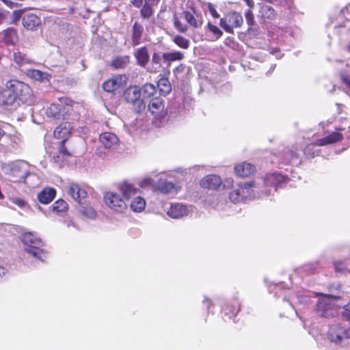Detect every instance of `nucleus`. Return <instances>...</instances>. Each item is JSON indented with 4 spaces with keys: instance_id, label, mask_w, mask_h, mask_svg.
Instances as JSON below:
<instances>
[{
    "instance_id": "1",
    "label": "nucleus",
    "mask_w": 350,
    "mask_h": 350,
    "mask_svg": "<svg viewBox=\"0 0 350 350\" xmlns=\"http://www.w3.org/2000/svg\"><path fill=\"white\" fill-rule=\"evenodd\" d=\"M31 96V90L26 83L11 80L0 91V106H12L19 100L25 103Z\"/></svg>"
},
{
    "instance_id": "2",
    "label": "nucleus",
    "mask_w": 350,
    "mask_h": 350,
    "mask_svg": "<svg viewBox=\"0 0 350 350\" xmlns=\"http://www.w3.org/2000/svg\"><path fill=\"white\" fill-rule=\"evenodd\" d=\"M343 304V296L341 295L323 294L319 298L314 310L321 317H334Z\"/></svg>"
},
{
    "instance_id": "3",
    "label": "nucleus",
    "mask_w": 350,
    "mask_h": 350,
    "mask_svg": "<svg viewBox=\"0 0 350 350\" xmlns=\"http://www.w3.org/2000/svg\"><path fill=\"white\" fill-rule=\"evenodd\" d=\"M1 170L14 183L25 181L29 175L27 164L23 161L3 163Z\"/></svg>"
},
{
    "instance_id": "4",
    "label": "nucleus",
    "mask_w": 350,
    "mask_h": 350,
    "mask_svg": "<svg viewBox=\"0 0 350 350\" xmlns=\"http://www.w3.org/2000/svg\"><path fill=\"white\" fill-rule=\"evenodd\" d=\"M350 323L347 321H335L329 328L327 338L335 344H342L350 338Z\"/></svg>"
},
{
    "instance_id": "5",
    "label": "nucleus",
    "mask_w": 350,
    "mask_h": 350,
    "mask_svg": "<svg viewBox=\"0 0 350 350\" xmlns=\"http://www.w3.org/2000/svg\"><path fill=\"white\" fill-rule=\"evenodd\" d=\"M140 89L137 86L128 88L124 92V97L127 103L133 104L134 110L141 113L146 108V102L140 98Z\"/></svg>"
},
{
    "instance_id": "6",
    "label": "nucleus",
    "mask_w": 350,
    "mask_h": 350,
    "mask_svg": "<svg viewBox=\"0 0 350 350\" xmlns=\"http://www.w3.org/2000/svg\"><path fill=\"white\" fill-rule=\"evenodd\" d=\"M243 23L241 14L237 12H230L220 19V26L229 33H234V28L241 27Z\"/></svg>"
},
{
    "instance_id": "7",
    "label": "nucleus",
    "mask_w": 350,
    "mask_h": 350,
    "mask_svg": "<svg viewBox=\"0 0 350 350\" xmlns=\"http://www.w3.org/2000/svg\"><path fill=\"white\" fill-rule=\"evenodd\" d=\"M104 200L106 205L117 213L123 212L127 207L124 199L115 192L105 193Z\"/></svg>"
},
{
    "instance_id": "8",
    "label": "nucleus",
    "mask_w": 350,
    "mask_h": 350,
    "mask_svg": "<svg viewBox=\"0 0 350 350\" xmlns=\"http://www.w3.org/2000/svg\"><path fill=\"white\" fill-rule=\"evenodd\" d=\"M166 213L168 216L173 219H179L187 216L189 209L187 206L180 203L171 204L170 207L166 208Z\"/></svg>"
},
{
    "instance_id": "9",
    "label": "nucleus",
    "mask_w": 350,
    "mask_h": 350,
    "mask_svg": "<svg viewBox=\"0 0 350 350\" xmlns=\"http://www.w3.org/2000/svg\"><path fill=\"white\" fill-rule=\"evenodd\" d=\"M125 82V77L115 75L103 83V88L107 92H113L123 86Z\"/></svg>"
},
{
    "instance_id": "10",
    "label": "nucleus",
    "mask_w": 350,
    "mask_h": 350,
    "mask_svg": "<svg viewBox=\"0 0 350 350\" xmlns=\"http://www.w3.org/2000/svg\"><path fill=\"white\" fill-rule=\"evenodd\" d=\"M287 178L280 173H273L267 174L264 182L267 187H273L274 191H276L278 187H282V185L287 180Z\"/></svg>"
},
{
    "instance_id": "11",
    "label": "nucleus",
    "mask_w": 350,
    "mask_h": 350,
    "mask_svg": "<svg viewBox=\"0 0 350 350\" xmlns=\"http://www.w3.org/2000/svg\"><path fill=\"white\" fill-rule=\"evenodd\" d=\"M35 243L36 242H23V249L29 254L44 262L47 254L42 249L36 246Z\"/></svg>"
},
{
    "instance_id": "12",
    "label": "nucleus",
    "mask_w": 350,
    "mask_h": 350,
    "mask_svg": "<svg viewBox=\"0 0 350 350\" xmlns=\"http://www.w3.org/2000/svg\"><path fill=\"white\" fill-rule=\"evenodd\" d=\"M67 191L71 198L77 202H80L88 195L85 189L77 183H70Z\"/></svg>"
},
{
    "instance_id": "13",
    "label": "nucleus",
    "mask_w": 350,
    "mask_h": 350,
    "mask_svg": "<svg viewBox=\"0 0 350 350\" xmlns=\"http://www.w3.org/2000/svg\"><path fill=\"white\" fill-rule=\"evenodd\" d=\"M164 103L161 98L155 97L150 100L148 109L156 118L160 117L164 110Z\"/></svg>"
},
{
    "instance_id": "14",
    "label": "nucleus",
    "mask_w": 350,
    "mask_h": 350,
    "mask_svg": "<svg viewBox=\"0 0 350 350\" xmlns=\"http://www.w3.org/2000/svg\"><path fill=\"white\" fill-rule=\"evenodd\" d=\"M221 178L215 174L207 175L200 181L202 187L209 189H217L221 185Z\"/></svg>"
},
{
    "instance_id": "15",
    "label": "nucleus",
    "mask_w": 350,
    "mask_h": 350,
    "mask_svg": "<svg viewBox=\"0 0 350 350\" xmlns=\"http://www.w3.org/2000/svg\"><path fill=\"white\" fill-rule=\"evenodd\" d=\"M258 17L263 20L272 21L276 18L277 14L273 7L269 5L259 3Z\"/></svg>"
},
{
    "instance_id": "16",
    "label": "nucleus",
    "mask_w": 350,
    "mask_h": 350,
    "mask_svg": "<svg viewBox=\"0 0 350 350\" xmlns=\"http://www.w3.org/2000/svg\"><path fill=\"white\" fill-rule=\"evenodd\" d=\"M68 142V139H62L58 145V154L53 156L54 161L62 166V163L64 162L65 157H68L71 154V152L66 147V144Z\"/></svg>"
},
{
    "instance_id": "17",
    "label": "nucleus",
    "mask_w": 350,
    "mask_h": 350,
    "mask_svg": "<svg viewBox=\"0 0 350 350\" xmlns=\"http://www.w3.org/2000/svg\"><path fill=\"white\" fill-rule=\"evenodd\" d=\"M156 188L157 191L163 194H174L177 192L176 185L166 179H159Z\"/></svg>"
},
{
    "instance_id": "18",
    "label": "nucleus",
    "mask_w": 350,
    "mask_h": 350,
    "mask_svg": "<svg viewBox=\"0 0 350 350\" xmlns=\"http://www.w3.org/2000/svg\"><path fill=\"white\" fill-rule=\"evenodd\" d=\"M100 142L105 148L111 149L116 146L118 142V137L112 133L105 132L100 135Z\"/></svg>"
},
{
    "instance_id": "19",
    "label": "nucleus",
    "mask_w": 350,
    "mask_h": 350,
    "mask_svg": "<svg viewBox=\"0 0 350 350\" xmlns=\"http://www.w3.org/2000/svg\"><path fill=\"white\" fill-rule=\"evenodd\" d=\"M255 170L256 167L254 165L246 162L237 164L234 167L235 174L241 177L249 176L252 174Z\"/></svg>"
},
{
    "instance_id": "20",
    "label": "nucleus",
    "mask_w": 350,
    "mask_h": 350,
    "mask_svg": "<svg viewBox=\"0 0 350 350\" xmlns=\"http://www.w3.org/2000/svg\"><path fill=\"white\" fill-rule=\"evenodd\" d=\"M119 190L122 193L124 200L134 197L139 191L133 184L128 182H123L120 184Z\"/></svg>"
},
{
    "instance_id": "21",
    "label": "nucleus",
    "mask_w": 350,
    "mask_h": 350,
    "mask_svg": "<svg viewBox=\"0 0 350 350\" xmlns=\"http://www.w3.org/2000/svg\"><path fill=\"white\" fill-rule=\"evenodd\" d=\"M134 56L136 58L137 64L143 68L147 66L150 60V55L146 46L137 49L134 53Z\"/></svg>"
},
{
    "instance_id": "22",
    "label": "nucleus",
    "mask_w": 350,
    "mask_h": 350,
    "mask_svg": "<svg viewBox=\"0 0 350 350\" xmlns=\"http://www.w3.org/2000/svg\"><path fill=\"white\" fill-rule=\"evenodd\" d=\"M342 135L338 132H333L330 135L319 139L316 144L318 146H323L327 144H334L342 139Z\"/></svg>"
},
{
    "instance_id": "23",
    "label": "nucleus",
    "mask_w": 350,
    "mask_h": 350,
    "mask_svg": "<svg viewBox=\"0 0 350 350\" xmlns=\"http://www.w3.org/2000/svg\"><path fill=\"white\" fill-rule=\"evenodd\" d=\"M56 191L53 188H46L38 194V200L42 204L50 203L55 196Z\"/></svg>"
},
{
    "instance_id": "24",
    "label": "nucleus",
    "mask_w": 350,
    "mask_h": 350,
    "mask_svg": "<svg viewBox=\"0 0 350 350\" xmlns=\"http://www.w3.org/2000/svg\"><path fill=\"white\" fill-rule=\"evenodd\" d=\"M27 75L29 77L40 82H49L51 77V75L48 73L35 69L27 70Z\"/></svg>"
},
{
    "instance_id": "25",
    "label": "nucleus",
    "mask_w": 350,
    "mask_h": 350,
    "mask_svg": "<svg viewBox=\"0 0 350 350\" xmlns=\"http://www.w3.org/2000/svg\"><path fill=\"white\" fill-rule=\"evenodd\" d=\"M144 33V27L142 25L135 22L132 27V44L136 46L140 44L142 35Z\"/></svg>"
},
{
    "instance_id": "26",
    "label": "nucleus",
    "mask_w": 350,
    "mask_h": 350,
    "mask_svg": "<svg viewBox=\"0 0 350 350\" xmlns=\"http://www.w3.org/2000/svg\"><path fill=\"white\" fill-rule=\"evenodd\" d=\"M162 58L163 62L169 66L173 62L183 60L185 58V55L180 51H174L172 52L164 53L162 55Z\"/></svg>"
},
{
    "instance_id": "27",
    "label": "nucleus",
    "mask_w": 350,
    "mask_h": 350,
    "mask_svg": "<svg viewBox=\"0 0 350 350\" xmlns=\"http://www.w3.org/2000/svg\"><path fill=\"white\" fill-rule=\"evenodd\" d=\"M40 23V18L33 14H27L23 18V25L27 29H33Z\"/></svg>"
},
{
    "instance_id": "28",
    "label": "nucleus",
    "mask_w": 350,
    "mask_h": 350,
    "mask_svg": "<svg viewBox=\"0 0 350 350\" xmlns=\"http://www.w3.org/2000/svg\"><path fill=\"white\" fill-rule=\"evenodd\" d=\"M18 40L16 31L14 28H8L3 32V42L8 46H13Z\"/></svg>"
},
{
    "instance_id": "29",
    "label": "nucleus",
    "mask_w": 350,
    "mask_h": 350,
    "mask_svg": "<svg viewBox=\"0 0 350 350\" xmlns=\"http://www.w3.org/2000/svg\"><path fill=\"white\" fill-rule=\"evenodd\" d=\"M295 299H291L288 300L286 297L284 298V300L288 302L289 305L295 310L297 312V308L296 306L297 304L301 305V306H306L309 304L310 299L307 295H297Z\"/></svg>"
},
{
    "instance_id": "30",
    "label": "nucleus",
    "mask_w": 350,
    "mask_h": 350,
    "mask_svg": "<svg viewBox=\"0 0 350 350\" xmlns=\"http://www.w3.org/2000/svg\"><path fill=\"white\" fill-rule=\"evenodd\" d=\"M239 186L241 187L242 190L244 191V193L241 192L243 201L254 198V194L252 190V188L254 186V183L253 181L240 183Z\"/></svg>"
},
{
    "instance_id": "31",
    "label": "nucleus",
    "mask_w": 350,
    "mask_h": 350,
    "mask_svg": "<svg viewBox=\"0 0 350 350\" xmlns=\"http://www.w3.org/2000/svg\"><path fill=\"white\" fill-rule=\"evenodd\" d=\"M146 206L145 200L137 196L133 198V200L131 202V208L135 212H141L142 211Z\"/></svg>"
},
{
    "instance_id": "32",
    "label": "nucleus",
    "mask_w": 350,
    "mask_h": 350,
    "mask_svg": "<svg viewBox=\"0 0 350 350\" xmlns=\"http://www.w3.org/2000/svg\"><path fill=\"white\" fill-rule=\"evenodd\" d=\"M70 133V129L67 127L66 123L57 126L53 133L54 137L57 139H67Z\"/></svg>"
},
{
    "instance_id": "33",
    "label": "nucleus",
    "mask_w": 350,
    "mask_h": 350,
    "mask_svg": "<svg viewBox=\"0 0 350 350\" xmlns=\"http://www.w3.org/2000/svg\"><path fill=\"white\" fill-rule=\"evenodd\" d=\"M241 192L244 193L242 190L241 187L239 186V184L237 185L236 188H234L230 193H229V199L230 200L234 203H239L243 202V196L241 195Z\"/></svg>"
},
{
    "instance_id": "34",
    "label": "nucleus",
    "mask_w": 350,
    "mask_h": 350,
    "mask_svg": "<svg viewBox=\"0 0 350 350\" xmlns=\"http://www.w3.org/2000/svg\"><path fill=\"white\" fill-rule=\"evenodd\" d=\"M47 116L60 119L62 116L59 105L58 104H51L46 110Z\"/></svg>"
},
{
    "instance_id": "35",
    "label": "nucleus",
    "mask_w": 350,
    "mask_h": 350,
    "mask_svg": "<svg viewBox=\"0 0 350 350\" xmlns=\"http://www.w3.org/2000/svg\"><path fill=\"white\" fill-rule=\"evenodd\" d=\"M161 57L157 53H154L152 57V67L148 68V71L151 72H157L161 67Z\"/></svg>"
},
{
    "instance_id": "36",
    "label": "nucleus",
    "mask_w": 350,
    "mask_h": 350,
    "mask_svg": "<svg viewBox=\"0 0 350 350\" xmlns=\"http://www.w3.org/2000/svg\"><path fill=\"white\" fill-rule=\"evenodd\" d=\"M172 40L178 47L183 49H187L190 46L189 40L184 38L182 36H175Z\"/></svg>"
},
{
    "instance_id": "37",
    "label": "nucleus",
    "mask_w": 350,
    "mask_h": 350,
    "mask_svg": "<svg viewBox=\"0 0 350 350\" xmlns=\"http://www.w3.org/2000/svg\"><path fill=\"white\" fill-rule=\"evenodd\" d=\"M129 62V57L128 56L118 57L112 61L111 65L117 68H123L126 67Z\"/></svg>"
},
{
    "instance_id": "38",
    "label": "nucleus",
    "mask_w": 350,
    "mask_h": 350,
    "mask_svg": "<svg viewBox=\"0 0 350 350\" xmlns=\"http://www.w3.org/2000/svg\"><path fill=\"white\" fill-rule=\"evenodd\" d=\"M14 59L16 64L23 66L27 64H31L32 62L25 54L21 52H16L14 54Z\"/></svg>"
},
{
    "instance_id": "39",
    "label": "nucleus",
    "mask_w": 350,
    "mask_h": 350,
    "mask_svg": "<svg viewBox=\"0 0 350 350\" xmlns=\"http://www.w3.org/2000/svg\"><path fill=\"white\" fill-rule=\"evenodd\" d=\"M344 304H342V311L341 312V317L342 321H350V299H347L343 297Z\"/></svg>"
},
{
    "instance_id": "40",
    "label": "nucleus",
    "mask_w": 350,
    "mask_h": 350,
    "mask_svg": "<svg viewBox=\"0 0 350 350\" xmlns=\"http://www.w3.org/2000/svg\"><path fill=\"white\" fill-rule=\"evenodd\" d=\"M185 18L187 22L192 27L195 28H198L202 25V22L198 21L193 14L190 12L185 11L184 12Z\"/></svg>"
},
{
    "instance_id": "41",
    "label": "nucleus",
    "mask_w": 350,
    "mask_h": 350,
    "mask_svg": "<svg viewBox=\"0 0 350 350\" xmlns=\"http://www.w3.org/2000/svg\"><path fill=\"white\" fill-rule=\"evenodd\" d=\"M158 88L163 94H167L171 91V85L167 79H161L158 82Z\"/></svg>"
},
{
    "instance_id": "42",
    "label": "nucleus",
    "mask_w": 350,
    "mask_h": 350,
    "mask_svg": "<svg viewBox=\"0 0 350 350\" xmlns=\"http://www.w3.org/2000/svg\"><path fill=\"white\" fill-rule=\"evenodd\" d=\"M154 13L150 4L145 3L140 10L141 16L144 19L149 18Z\"/></svg>"
},
{
    "instance_id": "43",
    "label": "nucleus",
    "mask_w": 350,
    "mask_h": 350,
    "mask_svg": "<svg viewBox=\"0 0 350 350\" xmlns=\"http://www.w3.org/2000/svg\"><path fill=\"white\" fill-rule=\"evenodd\" d=\"M68 207L67 203L63 200H57L51 206V208L53 211L62 212L65 211Z\"/></svg>"
},
{
    "instance_id": "44",
    "label": "nucleus",
    "mask_w": 350,
    "mask_h": 350,
    "mask_svg": "<svg viewBox=\"0 0 350 350\" xmlns=\"http://www.w3.org/2000/svg\"><path fill=\"white\" fill-rule=\"evenodd\" d=\"M245 18L247 25L249 26L248 30H252L251 27L255 25V20L253 12L251 9H249L245 12Z\"/></svg>"
},
{
    "instance_id": "45",
    "label": "nucleus",
    "mask_w": 350,
    "mask_h": 350,
    "mask_svg": "<svg viewBox=\"0 0 350 350\" xmlns=\"http://www.w3.org/2000/svg\"><path fill=\"white\" fill-rule=\"evenodd\" d=\"M81 213L90 219H94L96 216V213L92 207H82L81 210Z\"/></svg>"
},
{
    "instance_id": "46",
    "label": "nucleus",
    "mask_w": 350,
    "mask_h": 350,
    "mask_svg": "<svg viewBox=\"0 0 350 350\" xmlns=\"http://www.w3.org/2000/svg\"><path fill=\"white\" fill-rule=\"evenodd\" d=\"M174 25L175 28L180 33H185L187 31V26L183 24L176 16L174 18Z\"/></svg>"
},
{
    "instance_id": "47",
    "label": "nucleus",
    "mask_w": 350,
    "mask_h": 350,
    "mask_svg": "<svg viewBox=\"0 0 350 350\" xmlns=\"http://www.w3.org/2000/svg\"><path fill=\"white\" fill-rule=\"evenodd\" d=\"M36 233L33 232H23L20 237L21 241H35L37 239Z\"/></svg>"
},
{
    "instance_id": "48",
    "label": "nucleus",
    "mask_w": 350,
    "mask_h": 350,
    "mask_svg": "<svg viewBox=\"0 0 350 350\" xmlns=\"http://www.w3.org/2000/svg\"><path fill=\"white\" fill-rule=\"evenodd\" d=\"M142 90L145 94L150 96L155 92V87L152 84L146 83L144 85Z\"/></svg>"
},
{
    "instance_id": "49",
    "label": "nucleus",
    "mask_w": 350,
    "mask_h": 350,
    "mask_svg": "<svg viewBox=\"0 0 350 350\" xmlns=\"http://www.w3.org/2000/svg\"><path fill=\"white\" fill-rule=\"evenodd\" d=\"M208 29L217 36V38L222 36V31L217 26L212 25L210 22L208 23Z\"/></svg>"
},
{
    "instance_id": "50",
    "label": "nucleus",
    "mask_w": 350,
    "mask_h": 350,
    "mask_svg": "<svg viewBox=\"0 0 350 350\" xmlns=\"http://www.w3.org/2000/svg\"><path fill=\"white\" fill-rule=\"evenodd\" d=\"M334 266L337 273H345L347 270L345 263L343 262H335Z\"/></svg>"
},
{
    "instance_id": "51",
    "label": "nucleus",
    "mask_w": 350,
    "mask_h": 350,
    "mask_svg": "<svg viewBox=\"0 0 350 350\" xmlns=\"http://www.w3.org/2000/svg\"><path fill=\"white\" fill-rule=\"evenodd\" d=\"M208 11L210 12L211 14L212 15V16L213 18H219V14L217 13L215 8L211 3H208Z\"/></svg>"
},
{
    "instance_id": "52",
    "label": "nucleus",
    "mask_w": 350,
    "mask_h": 350,
    "mask_svg": "<svg viewBox=\"0 0 350 350\" xmlns=\"http://www.w3.org/2000/svg\"><path fill=\"white\" fill-rule=\"evenodd\" d=\"M233 179L231 178H227L224 183H222L221 184H223V187H225V188H229L230 187L232 186L233 185Z\"/></svg>"
},
{
    "instance_id": "53",
    "label": "nucleus",
    "mask_w": 350,
    "mask_h": 350,
    "mask_svg": "<svg viewBox=\"0 0 350 350\" xmlns=\"http://www.w3.org/2000/svg\"><path fill=\"white\" fill-rule=\"evenodd\" d=\"M152 181V180L150 178H149V177L148 178H144V180H142V182H141V187H144L148 186V185H151Z\"/></svg>"
},
{
    "instance_id": "54",
    "label": "nucleus",
    "mask_w": 350,
    "mask_h": 350,
    "mask_svg": "<svg viewBox=\"0 0 350 350\" xmlns=\"http://www.w3.org/2000/svg\"><path fill=\"white\" fill-rule=\"evenodd\" d=\"M341 80L342 82L349 88H350V79H349L347 76L345 75H341L340 76Z\"/></svg>"
},
{
    "instance_id": "55",
    "label": "nucleus",
    "mask_w": 350,
    "mask_h": 350,
    "mask_svg": "<svg viewBox=\"0 0 350 350\" xmlns=\"http://www.w3.org/2000/svg\"><path fill=\"white\" fill-rule=\"evenodd\" d=\"M131 3L135 6V8H140L143 4V0H131Z\"/></svg>"
},
{
    "instance_id": "56",
    "label": "nucleus",
    "mask_w": 350,
    "mask_h": 350,
    "mask_svg": "<svg viewBox=\"0 0 350 350\" xmlns=\"http://www.w3.org/2000/svg\"><path fill=\"white\" fill-rule=\"evenodd\" d=\"M14 202L20 207H23L25 205V202L22 199H16Z\"/></svg>"
},
{
    "instance_id": "57",
    "label": "nucleus",
    "mask_w": 350,
    "mask_h": 350,
    "mask_svg": "<svg viewBox=\"0 0 350 350\" xmlns=\"http://www.w3.org/2000/svg\"><path fill=\"white\" fill-rule=\"evenodd\" d=\"M243 1L245 2V3L247 4V5L248 7H250V8H253L254 7V0H243Z\"/></svg>"
},
{
    "instance_id": "58",
    "label": "nucleus",
    "mask_w": 350,
    "mask_h": 350,
    "mask_svg": "<svg viewBox=\"0 0 350 350\" xmlns=\"http://www.w3.org/2000/svg\"><path fill=\"white\" fill-rule=\"evenodd\" d=\"M159 1V0H145V3H148L150 4V3H157Z\"/></svg>"
},
{
    "instance_id": "59",
    "label": "nucleus",
    "mask_w": 350,
    "mask_h": 350,
    "mask_svg": "<svg viewBox=\"0 0 350 350\" xmlns=\"http://www.w3.org/2000/svg\"><path fill=\"white\" fill-rule=\"evenodd\" d=\"M239 310H236L235 308H233L232 310H230V312L232 313V316H235L237 312H238Z\"/></svg>"
},
{
    "instance_id": "60",
    "label": "nucleus",
    "mask_w": 350,
    "mask_h": 350,
    "mask_svg": "<svg viewBox=\"0 0 350 350\" xmlns=\"http://www.w3.org/2000/svg\"><path fill=\"white\" fill-rule=\"evenodd\" d=\"M4 19H5V17H4L3 12H0V24L1 23H3Z\"/></svg>"
},
{
    "instance_id": "61",
    "label": "nucleus",
    "mask_w": 350,
    "mask_h": 350,
    "mask_svg": "<svg viewBox=\"0 0 350 350\" xmlns=\"http://www.w3.org/2000/svg\"><path fill=\"white\" fill-rule=\"evenodd\" d=\"M4 133V131L0 128V139H1Z\"/></svg>"
},
{
    "instance_id": "62",
    "label": "nucleus",
    "mask_w": 350,
    "mask_h": 350,
    "mask_svg": "<svg viewBox=\"0 0 350 350\" xmlns=\"http://www.w3.org/2000/svg\"><path fill=\"white\" fill-rule=\"evenodd\" d=\"M203 302L205 303V302H211V301L208 299V298H205L204 300H203Z\"/></svg>"
},
{
    "instance_id": "63",
    "label": "nucleus",
    "mask_w": 350,
    "mask_h": 350,
    "mask_svg": "<svg viewBox=\"0 0 350 350\" xmlns=\"http://www.w3.org/2000/svg\"><path fill=\"white\" fill-rule=\"evenodd\" d=\"M348 49H349V51H350V44H349V45H348Z\"/></svg>"
},
{
    "instance_id": "64",
    "label": "nucleus",
    "mask_w": 350,
    "mask_h": 350,
    "mask_svg": "<svg viewBox=\"0 0 350 350\" xmlns=\"http://www.w3.org/2000/svg\"><path fill=\"white\" fill-rule=\"evenodd\" d=\"M3 1L5 3H7V2L8 1H7V0H3Z\"/></svg>"
}]
</instances>
